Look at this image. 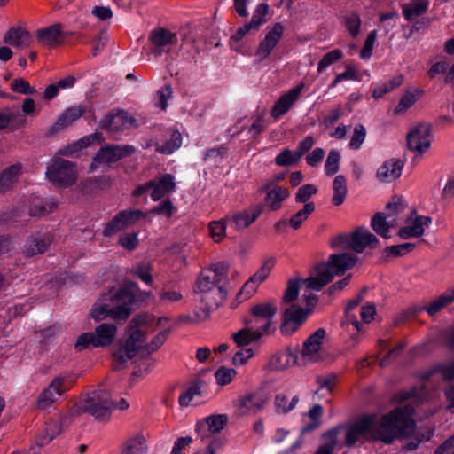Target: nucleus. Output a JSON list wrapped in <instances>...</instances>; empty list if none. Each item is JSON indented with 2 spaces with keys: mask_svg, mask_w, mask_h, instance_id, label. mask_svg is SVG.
<instances>
[{
  "mask_svg": "<svg viewBox=\"0 0 454 454\" xmlns=\"http://www.w3.org/2000/svg\"><path fill=\"white\" fill-rule=\"evenodd\" d=\"M269 11V5L265 3L259 4L253 12L252 19L249 22L239 27L238 30L231 35V40L240 41L246 35L256 32L259 27L266 22V15Z\"/></svg>",
  "mask_w": 454,
  "mask_h": 454,
  "instance_id": "a211bd4d",
  "label": "nucleus"
},
{
  "mask_svg": "<svg viewBox=\"0 0 454 454\" xmlns=\"http://www.w3.org/2000/svg\"><path fill=\"white\" fill-rule=\"evenodd\" d=\"M294 364V357L290 351L279 352L273 355L269 363L268 369L270 371H282Z\"/></svg>",
  "mask_w": 454,
  "mask_h": 454,
  "instance_id": "37998d69",
  "label": "nucleus"
},
{
  "mask_svg": "<svg viewBox=\"0 0 454 454\" xmlns=\"http://www.w3.org/2000/svg\"><path fill=\"white\" fill-rule=\"evenodd\" d=\"M428 4L427 0H411L402 5L403 14L408 21H413L427 12Z\"/></svg>",
  "mask_w": 454,
  "mask_h": 454,
  "instance_id": "a19ab883",
  "label": "nucleus"
},
{
  "mask_svg": "<svg viewBox=\"0 0 454 454\" xmlns=\"http://www.w3.org/2000/svg\"><path fill=\"white\" fill-rule=\"evenodd\" d=\"M36 38L38 43L43 46L55 47L59 44L64 38L61 26L59 24H54L48 27L39 29L36 32Z\"/></svg>",
  "mask_w": 454,
  "mask_h": 454,
  "instance_id": "2f4dec72",
  "label": "nucleus"
},
{
  "mask_svg": "<svg viewBox=\"0 0 454 454\" xmlns=\"http://www.w3.org/2000/svg\"><path fill=\"white\" fill-rule=\"evenodd\" d=\"M325 337V329L319 328L304 341L301 356L305 361L316 362L320 359V352Z\"/></svg>",
  "mask_w": 454,
  "mask_h": 454,
  "instance_id": "412c9836",
  "label": "nucleus"
},
{
  "mask_svg": "<svg viewBox=\"0 0 454 454\" xmlns=\"http://www.w3.org/2000/svg\"><path fill=\"white\" fill-rule=\"evenodd\" d=\"M300 160V157H297L296 151L293 152L286 148L277 155L275 162L278 166H290L298 162Z\"/></svg>",
  "mask_w": 454,
  "mask_h": 454,
  "instance_id": "e2e57ef3",
  "label": "nucleus"
},
{
  "mask_svg": "<svg viewBox=\"0 0 454 454\" xmlns=\"http://www.w3.org/2000/svg\"><path fill=\"white\" fill-rule=\"evenodd\" d=\"M284 32L281 23H275L272 28L266 34L264 39L259 43L255 56L259 61L265 59L277 46Z\"/></svg>",
  "mask_w": 454,
  "mask_h": 454,
  "instance_id": "b1692460",
  "label": "nucleus"
},
{
  "mask_svg": "<svg viewBox=\"0 0 454 454\" xmlns=\"http://www.w3.org/2000/svg\"><path fill=\"white\" fill-rule=\"evenodd\" d=\"M133 274L138 277L145 284H152L153 283V277H152V266L148 262H141L137 265H136L133 270Z\"/></svg>",
  "mask_w": 454,
  "mask_h": 454,
  "instance_id": "69168bd1",
  "label": "nucleus"
},
{
  "mask_svg": "<svg viewBox=\"0 0 454 454\" xmlns=\"http://www.w3.org/2000/svg\"><path fill=\"white\" fill-rule=\"evenodd\" d=\"M149 38L154 46V48L152 50V52L157 57H160L163 54V47L177 43L176 35L165 28H158L153 30Z\"/></svg>",
  "mask_w": 454,
  "mask_h": 454,
  "instance_id": "cd10ccee",
  "label": "nucleus"
},
{
  "mask_svg": "<svg viewBox=\"0 0 454 454\" xmlns=\"http://www.w3.org/2000/svg\"><path fill=\"white\" fill-rule=\"evenodd\" d=\"M284 32L281 23H275L272 28L266 34L264 39L259 43L255 56L259 61L265 59L277 46Z\"/></svg>",
  "mask_w": 454,
  "mask_h": 454,
  "instance_id": "4be33fe9",
  "label": "nucleus"
},
{
  "mask_svg": "<svg viewBox=\"0 0 454 454\" xmlns=\"http://www.w3.org/2000/svg\"><path fill=\"white\" fill-rule=\"evenodd\" d=\"M169 318H156L151 314L137 315L129 325V338L113 351V366L122 368L139 350L143 355L157 350L167 340L169 333Z\"/></svg>",
  "mask_w": 454,
  "mask_h": 454,
  "instance_id": "f03ea898",
  "label": "nucleus"
},
{
  "mask_svg": "<svg viewBox=\"0 0 454 454\" xmlns=\"http://www.w3.org/2000/svg\"><path fill=\"white\" fill-rule=\"evenodd\" d=\"M76 408L77 413L88 412L96 419L105 421L110 419L114 402L108 393L98 389L82 396Z\"/></svg>",
  "mask_w": 454,
  "mask_h": 454,
  "instance_id": "39448f33",
  "label": "nucleus"
},
{
  "mask_svg": "<svg viewBox=\"0 0 454 454\" xmlns=\"http://www.w3.org/2000/svg\"><path fill=\"white\" fill-rule=\"evenodd\" d=\"M284 32L281 23H275L272 28L266 34L264 39L259 43L255 56L259 61L265 59L277 46Z\"/></svg>",
  "mask_w": 454,
  "mask_h": 454,
  "instance_id": "5701e85b",
  "label": "nucleus"
},
{
  "mask_svg": "<svg viewBox=\"0 0 454 454\" xmlns=\"http://www.w3.org/2000/svg\"><path fill=\"white\" fill-rule=\"evenodd\" d=\"M264 335L252 325H247L244 328L232 334L233 341L238 347L247 346L261 340Z\"/></svg>",
  "mask_w": 454,
  "mask_h": 454,
  "instance_id": "c9c22d12",
  "label": "nucleus"
},
{
  "mask_svg": "<svg viewBox=\"0 0 454 454\" xmlns=\"http://www.w3.org/2000/svg\"><path fill=\"white\" fill-rule=\"evenodd\" d=\"M298 400L297 396H294L292 401L288 403V399L286 395H277L275 397V405L278 412L287 413L296 406Z\"/></svg>",
  "mask_w": 454,
  "mask_h": 454,
  "instance_id": "0e129e2a",
  "label": "nucleus"
},
{
  "mask_svg": "<svg viewBox=\"0 0 454 454\" xmlns=\"http://www.w3.org/2000/svg\"><path fill=\"white\" fill-rule=\"evenodd\" d=\"M229 219L223 218L218 221L209 223L208 229L210 237L216 243L223 240L226 236V222Z\"/></svg>",
  "mask_w": 454,
  "mask_h": 454,
  "instance_id": "5fc2aeb1",
  "label": "nucleus"
},
{
  "mask_svg": "<svg viewBox=\"0 0 454 454\" xmlns=\"http://www.w3.org/2000/svg\"><path fill=\"white\" fill-rule=\"evenodd\" d=\"M228 264L221 262L201 270L197 278L195 291L204 294V301L209 309L217 308L225 300L226 293L220 286L227 276Z\"/></svg>",
  "mask_w": 454,
  "mask_h": 454,
  "instance_id": "7ed1b4c3",
  "label": "nucleus"
},
{
  "mask_svg": "<svg viewBox=\"0 0 454 454\" xmlns=\"http://www.w3.org/2000/svg\"><path fill=\"white\" fill-rule=\"evenodd\" d=\"M284 32L281 23H275L272 28L266 34L264 39L259 43L255 56L259 61L265 59L277 46Z\"/></svg>",
  "mask_w": 454,
  "mask_h": 454,
  "instance_id": "393cba45",
  "label": "nucleus"
},
{
  "mask_svg": "<svg viewBox=\"0 0 454 454\" xmlns=\"http://www.w3.org/2000/svg\"><path fill=\"white\" fill-rule=\"evenodd\" d=\"M333 196L332 202L335 206H340L345 201L348 193L347 181L344 176H337L333 183Z\"/></svg>",
  "mask_w": 454,
  "mask_h": 454,
  "instance_id": "de8ad7c7",
  "label": "nucleus"
},
{
  "mask_svg": "<svg viewBox=\"0 0 454 454\" xmlns=\"http://www.w3.org/2000/svg\"><path fill=\"white\" fill-rule=\"evenodd\" d=\"M454 301V286L442 294L438 298L426 305L425 309L430 316L435 315L441 309Z\"/></svg>",
  "mask_w": 454,
  "mask_h": 454,
  "instance_id": "79ce46f5",
  "label": "nucleus"
},
{
  "mask_svg": "<svg viewBox=\"0 0 454 454\" xmlns=\"http://www.w3.org/2000/svg\"><path fill=\"white\" fill-rule=\"evenodd\" d=\"M398 225L396 218H388L386 213L376 214L371 221V226L376 233L384 239H388L389 230Z\"/></svg>",
  "mask_w": 454,
  "mask_h": 454,
  "instance_id": "72a5a7b5",
  "label": "nucleus"
},
{
  "mask_svg": "<svg viewBox=\"0 0 454 454\" xmlns=\"http://www.w3.org/2000/svg\"><path fill=\"white\" fill-rule=\"evenodd\" d=\"M407 144L411 151L422 155L431 145V128L428 124L420 123L414 127L407 135Z\"/></svg>",
  "mask_w": 454,
  "mask_h": 454,
  "instance_id": "4468645a",
  "label": "nucleus"
},
{
  "mask_svg": "<svg viewBox=\"0 0 454 454\" xmlns=\"http://www.w3.org/2000/svg\"><path fill=\"white\" fill-rule=\"evenodd\" d=\"M4 41L14 47L27 48L30 45L32 38L27 31L20 27H13L6 33Z\"/></svg>",
  "mask_w": 454,
  "mask_h": 454,
  "instance_id": "58836bf2",
  "label": "nucleus"
},
{
  "mask_svg": "<svg viewBox=\"0 0 454 454\" xmlns=\"http://www.w3.org/2000/svg\"><path fill=\"white\" fill-rule=\"evenodd\" d=\"M340 160V153L337 150H331L327 155L325 164V171L328 176L336 174L339 170Z\"/></svg>",
  "mask_w": 454,
  "mask_h": 454,
  "instance_id": "4d7b16f0",
  "label": "nucleus"
},
{
  "mask_svg": "<svg viewBox=\"0 0 454 454\" xmlns=\"http://www.w3.org/2000/svg\"><path fill=\"white\" fill-rule=\"evenodd\" d=\"M310 313V309H304L294 305L285 309L284 321L280 326L281 333L285 335L293 334L306 321Z\"/></svg>",
  "mask_w": 454,
  "mask_h": 454,
  "instance_id": "2eb2a0df",
  "label": "nucleus"
},
{
  "mask_svg": "<svg viewBox=\"0 0 454 454\" xmlns=\"http://www.w3.org/2000/svg\"><path fill=\"white\" fill-rule=\"evenodd\" d=\"M424 91L419 89H413L407 90L401 98L398 105L395 108L396 114L405 113L410 107H411L416 101L423 95Z\"/></svg>",
  "mask_w": 454,
  "mask_h": 454,
  "instance_id": "49530a36",
  "label": "nucleus"
},
{
  "mask_svg": "<svg viewBox=\"0 0 454 454\" xmlns=\"http://www.w3.org/2000/svg\"><path fill=\"white\" fill-rule=\"evenodd\" d=\"M201 391L199 384H193L179 396V403L181 406H189L195 396H200Z\"/></svg>",
  "mask_w": 454,
  "mask_h": 454,
  "instance_id": "774afa93",
  "label": "nucleus"
},
{
  "mask_svg": "<svg viewBox=\"0 0 454 454\" xmlns=\"http://www.w3.org/2000/svg\"><path fill=\"white\" fill-rule=\"evenodd\" d=\"M146 440L141 434H137L126 442L121 454H144L147 451Z\"/></svg>",
  "mask_w": 454,
  "mask_h": 454,
  "instance_id": "09e8293b",
  "label": "nucleus"
},
{
  "mask_svg": "<svg viewBox=\"0 0 454 454\" xmlns=\"http://www.w3.org/2000/svg\"><path fill=\"white\" fill-rule=\"evenodd\" d=\"M357 257L350 253L332 254L327 264L317 267L316 276L307 278L304 283L310 288L320 290L332 281L334 275H340L354 267Z\"/></svg>",
  "mask_w": 454,
  "mask_h": 454,
  "instance_id": "20e7f679",
  "label": "nucleus"
},
{
  "mask_svg": "<svg viewBox=\"0 0 454 454\" xmlns=\"http://www.w3.org/2000/svg\"><path fill=\"white\" fill-rule=\"evenodd\" d=\"M228 418L223 414L211 415L205 419L204 422H199L197 425L198 430L200 427L207 426L211 433H219L226 425Z\"/></svg>",
  "mask_w": 454,
  "mask_h": 454,
  "instance_id": "8fccbe9b",
  "label": "nucleus"
},
{
  "mask_svg": "<svg viewBox=\"0 0 454 454\" xmlns=\"http://www.w3.org/2000/svg\"><path fill=\"white\" fill-rule=\"evenodd\" d=\"M265 189L267 192L264 202L270 211L279 210L283 202L290 196L289 190L286 187L267 184Z\"/></svg>",
  "mask_w": 454,
  "mask_h": 454,
  "instance_id": "c756f323",
  "label": "nucleus"
},
{
  "mask_svg": "<svg viewBox=\"0 0 454 454\" xmlns=\"http://www.w3.org/2000/svg\"><path fill=\"white\" fill-rule=\"evenodd\" d=\"M412 405L405 404L397 407L379 420L375 416H363L352 423L339 425L331 429L335 432V438L344 436L342 446L348 448L356 443H362L369 439H380L386 443H391L400 435L409 434L414 426Z\"/></svg>",
  "mask_w": 454,
  "mask_h": 454,
  "instance_id": "f257e3e1",
  "label": "nucleus"
},
{
  "mask_svg": "<svg viewBox=\"0 0 454 454\" xmlns=\"http://www.w3.org/2000/svg\"><path fill=\"white\" fill-rule=\"evenodd\" d=\"M67 379V375L56 376L48 387L39 395L37 398V407L41 410H45L58 402L60 396L69 388Z\"/></svg>",
  "mask_w": 454,
  "mask_h": 454,
  "instance_id": "9b49d317",
  "label": "nucleus"
},
{
  "mask_svg": "<svg viewBox=\"0 0 454 454\" xmlns=\"http://www.w3.org/2000/svg\"><path fill=\"white\" fill-rule=\"evenodd\" d=\"M90 316L95 321H101L106 317L112 318V312L107 301H106V295L98 301L90 310Z\"/></svg>",
  "mask_w": 454,
  "mask_h": 454,
  "instance_id": "603ef678",
  "label": "nucleus"
},
{
  "mask_svg": "<svg viewBox=\"0 0 454 454\" xmlns=\"http://www.w3.org/2000/svg\"><path fill=\"white\" fill-rule=\"evenodd\" d=\"M303 88L304 83H300L294 88L289 90L286 93L283 94L273 106L271 109V116L274 119H278L282 115L286 114L298 100Z\"/></svg>",
  "mask_w": 454,
  "mask_h": 454,
  "instance_id": "a878e982",
  "label": "nucleus"
},
{
  "mask_svg": "<svg viewBox=\"0 0 454 454\" xmlns=\"http://www.w3.org/2000/svg\"><path fill=\"white\" fill-rule=\"evenodd\" d=\"M407 203L403 197L394 196L386 206V214L388 218H395L400 213L403 212Z\"/></svg>",
  "mask_w": 454,
  "mask_h": 454,
  "instance_id": "6e6d98bb",
  "label": "nucleus"
},
{
  "mask_svg": "<svg viewBox=\"0 0 454 454\" xmlns=\"http://www.w3.org/2000/svg\"><path fill=\"white\" fill-rule=\"evenodd\" d=\"M52 242L50 232H36L31 235L25 243L22 253L27 257H32L45 253Z\"/></svg>",
  "mask_w": 454,
  "mask_h": 454,
  "instance_id": "aec40b11",
  "label": "nucleus"
},
{
  "mask_svg": "<svg viewBox=\"0 0 454 454\" xmlns=\"http://www.w3.org/2000/svg\"><path fill=\"white\" fill-rule=\"evenodd\" d=\"M343 57V53L340 50H333L323 56L319 60L317 66V72L321 73L332 64L337 62Z\"/></svg>",
  "mask_w": 454,
  "mask_h": 454,
  "instance_id": "13d9d810",
  "label": "nucleus"
},
{
  "mask_svg": "<svg viewBox=\"0 0 454 454\" xmlns=\"http://www.w3.org/2000/svg\"><path fill=\"white\" fill-rule=\"evenodd\" d=\"M302 289L301 279H291L283 296V302L288 303L294 301L299 294V290Z\"/></svg>",
  "mask_w": 454,
  "mask_h": 454,
  "instance_id": "338daca9",
  "label": "nucleus"
},
{
  "mask_svg": "<svg viewBox=\"0 0 454 454\" xmlns=\"http://www.w3.org/2000/svg\"><path fill=\"white\" fill-rule=\"evenodd\" d=\"M21 166L15 164L10 166L0 173V192L10 189L17 182L20 175Z\"/></svg>",
  "mask_w": 454,
  "mask_h": 454,
  "instance_id": "a18cd8bd",
  "label": "nucleus"
},
{
  "mask_svg": "<svg viewBox=\"0 0 454 454\" xmlns=\"http://www.w3.org/2000/svg\"><path fill=\"white\" fill-rule=\"evenodd\" d=\"M275 265L273 258L266 259L262 267L243 285L241 290L238 293L236 300L242 302L254 295L258 286L269 277Z\"/></svg>",
  "mask_w": 454,
  "mask_h": 454,
  "instance_id": "ddd939ff",
  "label": "nucleus"
},
{
  "mask_svg": "<svg viewBox=\"0 0 454 454\" xmlns=\"http://www.w3.org/2000/svg\"><path fill=\"white\" fill-rule=\"evenodd\" d=\"M316 206L314 202H308L304 204L303 207L297 211L291 216L287 223L294 230H298L301 227L302 223L309 218V216L315 211ZM286 223V222H278L275 224L277 229H279L281 224Z\"/></svg>",
  "mask_w": 454,
  "mask_h": 454,
  "instance_id": "ea45409f",
  "label": "nucleus"
},
{
  "mask_svg": "<svg viewBox=\"0 0 454 454\" xmlns=\"http://www.w3.org/2000/svg\"><path fill=\"white\" fill-rule=\"evenodd\" d=\"M323 413V408L320 404L314 405L308 412L309 417L312 419V422L309 425L305 426L301 429V434H306L310 431L315 430L320 425L319 418L321 417Z\"/></svg>",
  "mask_w": 454,
  "mask_h": 454,
  "instance_id": "bf43d9fd",
  "label": "nucleus"
},
{
  "mask_svg": "<svg viewBox=\"0 0 454 454\" xmlns=\"http://www.w3.org/2000/svg\"><path fill=\"white\" fill-rule=\"evenodd\" d=\"M130 124L131 119L124 111L111 112L99 121L102 129L113 131L124 129Z\"/></svg>",
  "mask_w": 454,
  "mask_h": 454,
  "instance_id": "473e14b6",
  "label": "nucleus"
},
{
  "mask_svg": "<svg viewBox=\"0 0 454 454\" xmlns=\"http://www.w3.org/2000/svg\"><path fill=\"white\" fill-rule=\"evenodd\" d=\"M379 240L374 234L365 228H358L351 234L338 236L333 246L340 248H351L356 253H362L365 248H374Z\"/></svg>",
  "mask_w": 454,
  "mask_h": 454,
  "instance_id": "9d476101",
  "label": "nucleus"
},
{
  "mask_svg": "<svg viewBox=\"0 0 454 454\" xmlns=\"http://www.w3.org/2000/svg\"><path fill=\"white\" fill-rule=\"evenodd\" d=\"M83 113L84 108L82 106H74L66 109L54 123L52 129L55 131H59L60 129L67 128L78 120Z\"/></svg>",
  "mask_w": 454,
  "mask_h": 454,
  "instance_id": "4c0bfd02",
  "label": "nucleus"
},
{
  "mask_svg": "<svg viewBox=\"0 0 454 454\" xmlns=\"http://www.w3.org/2000/svg\"><path fill=\"white\" fill-rule=\"evenodd\" d=\"M182 145V136L178 131L172 132L170 138L163 145L156 144L155 150L162 154H171Z\"/></svg>",
  "mask_w": 454,
  "mask_h": 454,
  "instance_id": "864d4df0",
  "label": "nucleus"
},
{
  "mask_svg": "<svg viewBox=\"0 0 454 454\" xmlns=\"http://www.w3.org/2000/svg\"><path fill=\"white\" fill-rule=\"evenodd\" d=\"M267 398L260 393L250 392L237 400V409L239 415L256 414L263 409Z\"/></svg>",
  "mask_w": 454,
  "mask_h": 454,
  "instance_id": "6ab92c4d",
  "label": "nucleus"
},
{
  "mask_svg": "<svg viewBox=\"0 0 454 454\" xmlns=\"http://www.w3.org/2000/svg\"><path fill=\"white\" fill-rule=\"evenodd\" d=\"M262 207L257 205L252 208L235 213L226 216L231 222V225L238 230L247 228L262 214Z\"/></svg>",
  "mask_w": 454,
  "mask_h": 454,
  "instance_id": "7c9ffc66",
  "label": "nucleus"
},
{
  "mask_svg": "<svg viewBox=\"0 0 454 454\" xmlns=\"http://www.w3.org/2000/svg\"><path fill=\"white\" fill-rule=\"evenodd\" d=\"M136 148L133 145H112L102 147L94 157V162L109 164L133 154Z\"/></svg>",
  "mask_w": 454,
  "mask_h": 454,
  "instance_id": "f3484780",
  "label": "nucleus"
},
{
  "mask_svg": "<svg viewBox=\"0 0 454 454\" xmlns=\"http://www.w3.org/2000/svg\"><path fill=\"white\" fill-rule=\"evenodd\" d=\"M46 176L55 185L61 187L70 186L77 179L76 164L62 158L55 157L47 167Z\"/></svg>",
  "mask_w": 454,
  "mask_h": 454,
  "instance_id": "1a4fd4ad",
  "label": "nucleus"
},
{
  "mask_svg": "<svg viewBox=\"0 0 454 454\" xmlns=\"http://www.w3.org/2000/svg\"><path fill=\"white\" fill-rule=\"evenodd\" d=\"M135 286H126L116 291L106 294L112 312V319L126 320L131 314V305L135 301Z\"/></svg>",
  "mask_w": 454,
  "mask_h": 454,
  "instance_id": "423d86ee",
  "label": "nucleus"
},
{
  "mask_svg": "<svg viewBox=\"0 0 454 454\" xmlns=\"http://www.w3.org/2000/svg\"><path fill=\"white\" fill-rule=\"evenodd\" d=\"M26 123V117L17 107L0 109V130H15Z\"/></svg>",
  "mask_w": 454,
  "mask_h": 454,
  "instance_id": "bb28decb",
  "label": "nucleus"
},
{
  "mask_svg": "<svg viewBox=\"0 0 454 454\" xmlns=\"http://www.w3.org/2000/svg\"><path fill=\"white\" fill-rule=\"evenodd\" d=\"M278 306L274 301H262L254 304L250 309V317L246 325H252L263 335H269L275 331L273 319L277 314Z\"/></svg>",
  "mask_w": 454,
  "mask_h": 454,
  "instance_id": "0eeeda50",
  "label": "nucleus"
},
{
  "mask_svg": "<svg viewBox=\"0 0 454 454\" xmlns=\"http://www.w3.org/2000/svg\"><path fill=\"white\" fill-rule=\"evenodd\" d=\"M58 203L54 199L43 200L34 197L29 200L28 214L31 216H44L57 208Z\"/></svg>",
  "mask_w": 454,
  "mask_h": 454,
  "instance_id": "f704fd0d",
  "label": "nucleus"
},
{
  "mask_svg": "<svg viewBox=\"0 0 454 454\" xmlns=\"http://www.w3.org/2000/svg\"><path fill=\"white\" fill-rule=\"evenodd\" d=\"M317 192L316 185L307 184L301 186L295 193V201L298 203H308L309 200Z\"/></svg>",
  "mask_w": 454,
  "mask_h": 454,
  "instance_id": "680f3d73",
  "label": "nucleus"
},
{
  "mask_svg": "<svg viewBox=\"0 0 454 454\" xmlns=\"http://www.w3.org/2000/svg\"><path fill=\"white\" fill-rule=\"evenodd\" d=\"M431 223V217L419 215L416 213L411 214L405 221V225L399 229L398 235L404 239L419 238L424 234L426 229H427Z\"/></svg>",
  "mask_w": 454,
  "mask_h": 454,
  "instance_id": "dca6fc26",
  "label": "nucleus"
},
{
  "mask_svg": "<svg viewBox=\"0 0 454 454\" xmlns=\"http://www.w3.org/2000/svg\"><path fill=\"white\" fill-rule=\"evenodd\" d=\"M62 430L59 419H51L45 424L43 432L37 437V444L43 446L52 441Z\"/></svg>",
  "mask_w": 454,
  "mask_h": 454,
  "instance_id": "c03bdc74",
  "label": "nucleus"
},
{
  "mask_svg": "<svg viewBox=\"0 0 454 454\" xmlns=\"http://www.w3.org/2000/svg\"><path fill=\"white\" fill-rule=\"evenodd\" d=\"M145 216L146 214L139 209L122 210L106 223L102 234L104 237H112L121 230L134 225Z\"/></svg>",
  "mask_w": 454,
  "mask_h": 454,
  "instance_id": "f8f14e48",
  "label": "nucleus"
},
{
  "mask_svg": "<svg viewBox=\"0 0 454 454\" xmlns=\"http://www.w3.org/2000/svg\"><path fill=\"white\" fill-rule=\"evenodd\" d=\"M117 333V327L114 324H100L96 327L94 333H85L81 334L75 342L74 348L82 351L90 347H106L112 344Z\"/></svg>",
  "mask_w": 454,
  "mask_h": 454,
  "instance_id": "6e6552de",
  "label": "nucleus"
},
{
  "mask_svg": "<svg viewBox=\"0 0 454 454\" xmlns=\"http://www.w3.org/2000/svg\"><path fill=\"white\" fill-rule=\"evenodd\" d=\"M403 168L400 160L390 159L382 163L376 172V177L380 182L390 183L397 179Z\"/></svg>",
  "mask_w": 454,
  "mask_h": 454,
  "instance_id": "c85d7f7f",
  "label": "nucleus"
},
{
  "mask_svg": "<svg viewBox=\"0 0 454 454\" xmlns=\"http://www.w3.org/2000/svg\"><path fill=\"white\" fill-rule=\"evenodd\" d=\"M323 439L325 441L324 444H322L314 454H333L336 447H342L340 440L335 438L334 431L329 430L325 433Z\"/></svg>",
  "mask_w": 454,
  "mask_h": 454,
  "instance_id": "3c124183",
  "label": "nucleus"
},
{
  "mask_svg": "<svg viewBox=\"0 0 454 454\" xmlns=\"http://www.w3.org/2000/svg\"><path fill=\"white\" fill-rule=\"evenodd\" d=\"M237 372L234 369L222 366L215 372V378L218 385L225 386L233 380Z\"/></svg>",
  "mask_w": 454,
  "mask_h": 454,
  "instance_id": "052dcab7",
  "label": "nucleus"
},
{
  "mask_svg": "<svg viewBox=\"0 0 454 454\" xmlns=\"http://www.w3.org/2000/svg\"><path fill=\"white\" fill-rule=\"evenodd\" d=\"M175 178L170 174H166L161 176L158 182L154 181L151 198L153 201H158L163 198L167 193L175 190Z\"/></svg>",
  "mask_w": 454,
  "mask_h": 454,
  "instance_id": "e433bc0d",
  "label": "nucleus"
}]
</instances>
